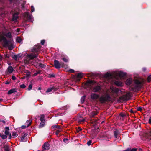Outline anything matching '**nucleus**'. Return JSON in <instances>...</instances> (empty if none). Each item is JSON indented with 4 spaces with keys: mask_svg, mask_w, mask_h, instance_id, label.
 Listing matches in <instances>:
<instances>
[{
    "mask_svg": "<svg viewBox=\"0 0 151 151\" xmlns=\"http://www.w3.org/2000/svg\"><path fill=\"white\" fill-rule=\"evenodd\" d=\"M41 47L40 45L39 44L35 46L33 49L32 50V51L34 54L32 53L29 55H27V62L28 63H31L34 65H36L38 62L40 61L38 59H33L36 58L39 54V52L40 49Z\"/></svg>",
    "mask_w": 151,
    "mask_h": 151,
    "instance_id": "nucleus-2",
    "label": "nucleus"
},
{
    "mask_svg": "<svg viewBox=\"0 0 151 151\" xmlns=\"http://www.w3.org/2000/svg\"><path fill=\"white\" fill-rule=\"evenodd\" d=\"M7 135H6V134L5 135L3 134V135H1V137L3 139H6L7 138Z\"/></svg>",
    "mask_w": 151,
    "mask_h": 151,
    "instance_id": "nucleus-39",
    "label": "nucleus"
},
{
    "mask_svg": "<svg viewBox=\"0 0 151 151\" xmlns=\"http://www.w3.org/2000/svg\"><path fill=\"white\" fill-rule=\"evenodd\" d=\"M12 37V35L9 32L6 31L0 32V42L4 47L12 50L14 47Z\"/></svg>",
    "mask_w": 151,
    "mask_h": 151,
    "instance_id": "nucleus-1",
    "label": "nucleus"
},
{
    "mask_svg": "<svg viewBox=\"0 0 151 151\" xmlns=\"http://www.w3.org/2000/svg\"><path fill=\"white\" fill-rule=\"evenodd\" d=\"M11 3L13 2L14 3H15V1L16 0H9Z\"/></svg>",
    "mask_w": 151,
    "mask_h": 151,
    "instance_id": "nucleus-56",
    "label": "nucleus"
},
{
    "mask_svg": "<svg viewBox=\"0 0 151 151\" xmlns=\"http://www.w3.org/2000/svg\"><path fill=\"white\" fill-rule=\"evenodd\" d=\"M4 3L3 1V0H0V4H2Z\"/></svg>",
    "mask_w": 151,
    "mask_h": 151,
    "instance_id": "nucleus-63",
    "label": "nucleus"
},
{
    "mask_svg": "<svg viewBox=\"0 0 151 151\" xmlns=\"http://www.w3.org/2000/svg\"><path fill=\"white\" fill-rule=\"evenodd\" d=\"M39 66L41 68H45L46 66L45 65L41 63L39 64Z\"/></svg>",
    "mask_w": 151,
    "mask_h": 151,
    "instance_id": "nucleus-30",
    "label": "nucleus"
},
{
    "mask_svg": "<svg viewBox=\"0 0 151 151\" xmlns=\"http://www.w3.org/2000/svg\"><path fill=\"white\" fill-rule=\"evenodd\" d=\"M146 70V68H142V71L144 72Z\"/></svg>",
    "mask_w": 151,
    "mask_h": 151,
    "instance_id": "nucleus-60",
    "label": "nucleus"
},
{
    "mask_svg": "<svg viewBox=\"0 0 151 151\" xmlns=\"http://www.w3.org/2000/svg\"><path fill=\"white\" fill-rule=\"evenodd\" d=\"M114 135L115 138L117 139H119V136L118 135L120 133L118 129H116L114 132Z\"/></svg>",
    "mask_w": 151,
    "mask_h": 151,
    "instance_id": "nucleus-13",
    "label": "nucleus"
},
{
    "mask_svg": "<svg viewBox=\"0 0 151 151\" xmlns=\"http://www.w3.org/2000/svg\"><path fill=\"white\" fill-rule=\"evenodd\" d=\"M82 130V129L80 127H78V129H77V132L78 133L80 131H81Z\"/></svg>",
    "mask_w": 151,
    "mask_h": 151,
    "instance_id": "nucleus-45",
    "label": "nucleus"
},
{
    "mask_svg": "<svg viewBox=\"0 0 151 151\" xmlns=\"http://www.w3.org/2000/svg\"><path fill=\"white\" fill-rule=\"evenodd\" d=\"M85 120L84 119H80L78 120V122L80 123H82L84 122Z\"/></svg>",
    "mask_w": 151,
    "mask_h": 151,
    "instance_id": "nucleus-46",
    "label": "nucleus"
},
{
    "mask_svg": "<svg viewBox=\"0 0 151 151\" xmlns=\"http://www.w3.org/2000/svg\"><path fill=\"white\" fill-rule=\"evenodd\" d=\"M115 84L118 86H121L122 84V83L119 81H116L114 83Z\"/></svg>",
    "mask_w": 151,
    "mask_h": 151,
    "instance_id": "nucleus-23",
    "label": "nucleus"
},
{
    "mask_svg": "<svg viewBox=\"0 0 151 151\" xmlns=\"http://www.w3.org/2000/svg\"><path fill=\"white\" fill-rule=\"evenodd\" d=\"M93 83V82L91 80H89L87 81L86 84L87 85H89L92 84Z\"/></svg>",
    "mask_w": 151,
    "mask_h": 151,
    "instance_id": "nucleus-29",
    "label": "nucleus"
},
{
    "mask_svg": "<svg viewBox=\"0 0 151 151\" xmlns=\"http://www.w3.org/2000/svg\"><path fill=\"white\" fill-rule=\"evenodd\" d=\"M148 123L151 124V117H150L149 119Z\"/></svg>",
    "mask_w": 151,
    "mask_h": 151,
    "instance_id": "nucleus-58",
    "label": "nucleus"
},
{
    "mask_svg": "<svg viewBox=\"0 0 151 151\" xmlns=\"http://www.w3.org/2000/svg\"><path fill=\"white\" fill-rule=\"evenodd\" d=\"M61 132V131H60L59 130H57L56 131V133H55V134H56V135H58V134H59V133L60 132Z\"/></svg>",
    "mask_w": 151,
    "mask_h": 151,
    "instance_id": "nucleus-52",
    "label": "nucleus"
},
{
    "mask_svg": "<svg viewBox=\"0 0 151 151\" xmlns=\"http://www.w3.org/2000/svg\"><path fill=\"white\" fill-rule=\"evenodd\" d=\"M45 122H44L43 121L41 122L39 126V127L41 128L43 127L45 125Z\"/></svg>",
    "mask_w": 151,
    "mask_h": 151,
    "instance_id": "nucleus-27",
    "label": "nucleus"
},
{
    "mask_svg": "<svg viewBox=\"0 0 151 151\" xmlns=\"http://www.w3.org/2000/svg\"><path fill=\"white\" fill-rule=\"evenodd\" d=\"M119 115L120 116L123 118L124 117L126 116V115L124 114L123 113H121Z\"/></svg>",
    "mask_w": 151,
    "mask_h": 151,
    "instance_id": "nucleus-43",
    "label": "nucleus"
},
{
    "mask_svg": "<svg viewBox=\"0 0 151 151\" xmlns=\"http://www.w3.org/2000/svg\"><path fill=\"white\" fill-rule=\"evenodd\" d=\"M69 72L70 73H74L75 72V71L73 69H70L69 70Z\"/></svg>",
    "mask_w": 151,
    "mask_h": 151,
    "instance_id": "nucleus-48",
    "label": "nucleus"
},
{
    "mask_svg": "<svg viewBox=\"0 0 151 151\" xmlns=\"http://www.w3.org/2000/svg\"><path fill=\"white\" fill-rule=\"evenodd\" d=\"M18 55H14L13 56V58L15 60H17L18 57Z\"/></svg>",
    "mask_w": 151,
    "mask_h": 151,
    "instance_id": "nucleus-44",
    "label": "nucleus"
},
{
    "mask_svg": "<svg viewBox=\"0 0 151 151\" xmlns=\"http://www.w3.org/2000/svg\"><path fill=\"white\" fill-rule=\"evenodd\" d=\"M50 145L47 142H45L44 144L42 146V150L44 151L45 150H48L49 148Z\"/></svg>",
    "mask_w": 151,
    "mask_h": 151,
    "instance_id": "nucleus-8",
    "label": "nucleus"
},
{
    "mask_svg": "<svg viewBox=\"0 0 151 151\" xmlns=\"http://www.w3.org/2000/svg\"><path fill=\"white\" fill-rule=\"evenodd\" d=\"M31 12H32L34 11L35 9L34 6H31L30 7Z\"/></svg>",
    "mask_w": 151,
    "mask_h": 151,
    "instance_id": "nucleus-40",
    "label": "nucleus"
},
{
    "mask_svg": "<svg viewBox=\"0 0 151 151\" xmlns=\"http://www.w3.org/2000/svg\"><path fill=\"white\" fill-rule=\"evenodd\" d=\"M132 81V78H129L127 79L126 81V84L127 85H129L131 84Z\"/></svg>",
    "mask_w": 151,
    "mask_h": 151,
    "instance_id": "nucleus-16",
    "label": "nucleus"
},
{
    "mask_svg": "<svg viewBox=\"0 0 151 151\" xmlns=\"http://www.w3.org/2000/svg\"><path fill=\"white\" fill-rule=\"evenodd\" d=\"M134 83L136 84L135 87L136 89H139L141 88L142 85V81L136 79L135 80Z\"/></svg>",
    "mask_w": 151,
    "mask_h": 151,
    "instance_id": "nucleus-5",
    "label": "nucleus"
},
{
    "mask_svg": "<svg viewBox=\"0 0 151 151\" xmlns=\"http://www.w3.org/2000/svg\"><path fill=\"white\" fill-rule=\"evenodd\" d=\"M92 143L91 140H89L87 143V144L88 146L90 145Z\"/></svg>",
    "mask_w": 151,
    "mask_h": 151,
    "instance_id": "nucleus-47",
    "label": "nucleus"
},
{
    "mask_svg": "<svg viewBox=\"0 0 151 151\" xmlns=\"http://www.w3.org/2000/svg\"><path fill=\"white\" fill-rule=\"evenodd\" d=\"M23 39H22V38L19 37V43H22V41Z\"/></svg>",
    "mask_w": 151,
    "mask_h": 151,
    "instance_id": "nucleus-57",
    "label": "nucleus"
},
{
    "mask_svg": "<svg viewBox=\"0 0 151 151\" xmlns=\"http://www.w3.org/2000/svg\"><path fill=\"white\" fill-rule=\"evenodd\" d=\"M4 150L5 151H9V148L7 146H4Z\"/></svg>",
    "mask_w": 151,
    "mask_h": 151,
    "instance_id": "nucleus-42",
    "label": "nucleus"
},
{
    "mask_svg": "<svg viewBox=\"0 0 151 151\" xmlns=\"http://www.w3.org/2000/svg\"><path fill=\"white\" fill-rule=\"evenodd\" d=\"M3 8H0V15L1 17H2L3 15Z\"/></svg>",
    "mask_w": 151,
    "mask_h": 151,
    "instance_id": "nucleus-36",
    "label": "nucleus"
},
{
    "mask_svg": "<svg viewBox=\"0 0 151 151\" xmlns=\"http://www.w3.org/2000/svg\"><path fill=\"white\" fill-rule=\"evenodd\" d=\"M127 149H128V151H137L138 150L137 148H132L130 147L128 148Z\"/></svg>",
    "mask_w": 151,
    "mask_h": 151,
    "instance_id": "nucleus-24",
    "label": "nucleus"
},
{
    "mask_svg": "<svg viewBox=\"0 0 151 151\" xmlns=\"http://www.w3.org/2000/svg\"><path fill=\"white\" fill-rule=\"evenodd\" d=\"M142 109V108L140 107H138L137 108V110L138 111H141Z\"/></svg>",
    "mask_w": 151,
    "mask_h": 151,
    "instance_id": "nucleus-53",
    "label": "nucleus"
},
{
    "mask_svg": "<svg viewBox=\"0 0 151 151\" xmlns=\"http://www.w3.org/2000/svg\"><path fill=\"white\" fill-rule=\"evenodd\" d=\"M27 135V133H24V135L22 136L21 137V141L24 142L27 141V138L26 137Z\"/></svg>",
    "mask_w": 151,
    "mask_h": 151,
    "instance_id": "nucleus-11",
    "label": "nucleus"
},
{
    "mask_svg": "<svg viewBox=\"0 0 151 151\" xmlns=\"http://www.w3.org/2000/svg\"><path fill=\"white\" fill-rule=\"evenodd\" d=\"M52 129H54L55 128H57L58 129H60V126L58 125H54L52 127Z\"/></svg>",
    "mask_w": 151,
    "mask_h": 151,
    "instance_id": "nucleus-26",
    "label": "nucleus"
},
{
    "mask_svg": "<svg viewBox=\"0 0 151 151\" xmlns=\"http://www.w3.org/2000/svg\"><path fill=\"white\" fill-rule=\"evenodd\" d=\"M14 70L13 68L11 66H9L6 70L5 73L6 75H8L12 73Z\"/></svg>",
    "mask_w": 151,
    "mask_h": 151,
    "instance_id": "nucleus-7",
    "label": "nucleus"
},
{
    "mask_svg": "<svg viewBox=\"0 0 151 151\" xmlns=\"http://www.w3.org/2000/svg\"><path fill=\"white\" fill-rule=\"evenodd\" d=\"M54 65L56 69H59L60 68V62L57 60H55L54 61Z\"/></svg>",
    "mask_w": 151,
    "mask_h": 151,
    "instance_id": "nucleus-9",
    "label": "nucleus"
},
{
    "mask_svg": "<svg viewBox=\"0 0 151 151\" xmlns=\"http://www.w3.org/2000/svg\"><path fill=\"white\" fill-rule=\"evenodd\" d=\"M60 63V68H61V67L62 68H64L65 67L64 64V63L61 62Z\"/></svg>",
    "mask_w": 151,
    "mask_h": 151,
    "instance_id": "nucleus-37",
    "label": "nucleus"
},
{
    "mask_svg": "<svg viewBox=\"0 0 151 151\" xmlns=\"http://www.w3.org/2000/svg\"><path fill=\"white\" fill-rule=\"evenodd\" d=\"M2 58V56L0 55V61L1 60Z\"/></svg>",
    "mask_w": 151,
    "mask_h": 151,
    "instance_id": "nucleus-64",
    "label": "nucleus"
},
{
    "mask_svg": "<svg viewBox=\"0 0 151 151\" xmlns=\"http://www.w3.org/2000/svg\"><path fill=\"white\" fill-rule=\"evenodd\" d=\"M112 76V75L111 74L109 73H107L105 74L104 77L106 78H108L110 77H111Z\"/></svg>",
    "mask_w": 151,
    "mask_h": 151,
    "instance_id": "nucleus-28",
    "label": "nucleus"
},
{
    "mask_svg": "<svg viewBox=\"0 0 151 151\" xmlns=\"http://www.w3.org/2000/svg\"><path fill=\"white\" fill-rule=\"evenodd\" d=\"M17 91V89L16 88H13L9 90L8 92V94H11L14 92H16Z\"/></svg>",
    "mask_w": 151,
    "mask_h": 151,
    "instance_id": "nucleus-17",
    "label": "nucleus"
},
{
    "mask_svg": "<svg viewBox=\"0 0 151 151\" xmlns=\"http://www.w3.org/2000/svg\"><path fill=\"white\" fill-rule=\"evenodd\" d=\"M26 127V125H22L21 127V128L22 129H25Z\"/></svg>",
    "mask_w": 151,
    "mask_h": 151,
    "instance_id": "nucleus-55",
    "label": "nucleus"
},
{
    "mask_svg": "<svg viewBox=\"0 0 151 151\" xmlns=\"http://www.w3.org/2000/svg\"><path fill=\"white\" fill-rule=\"evenodd\" d=\"M16 78L15 76H13L12 77V79L13 80H15L16 79Z\"/></svg>",
    "mask_w": 151,
    "mask_h": 151,
    "instance_id": "nucleus-61",
    "label": "nucleus"
},
{
    "mask_svg": "<svg viewBox=\"0 0 151 151\" xmlns=\"http://www.w3.org/2000/svg\"><path fill=\"white\" fill-rule=\"evenodd\" d=\"M26 2V1L24 0H19V4H20V7H19V14L20 10L24 11L22 14V18L26 22H32V15L31 14H29L27 11V8H26L25 6Z\"/></svg>",
    "mask_w": 151,
    "mask_h": 151,
    "instance_id": "nucleus-3",
    "label": "nucleus"
},
{
    "mask_svg": "<svg viewBox=\"0 0 151 151\" xmlns=\"http://www.w3.org/2000/svg\"><path fill=\"white\" fill-rule=\"evenodd\" d=\"M19 17V13L18 12L15 13L13 15L12 20L14 22L17 21V19Z\"/></svg>",
    "mask_w": 151,
    "mask_h": 151,
    "instance_id": "nucleus-14",
    "label": "nucleus"
},
{
    "mask_svg": "<svg viewBox=\"0 0 151 151\" xmlns=\"http://www.w3.org/2000/svg\"><path fill=\"white\" fill-rule=\"evenodd\" d=\"M32 123V120H29L27 121L26 122V124H27V127H28Z\"/></svg>",
    "mask_w": 151,
    "mask_h": 151,
    "instance_id": "nucleus-22",
    "label": "nucleus"
},
{
    "mask_svg": "<svg viewBox=\"0 0 151 151\" xmlns=\"http://www.w3.org/2000/svg\"><path fill=\"white\" fill-rule=\"evenodd\" d=\"M17 134L16 132H14L12 133V136L14 137H15L16 136Z\"/></svg>",
    "mask_w": 151,
    "mask_h": 151,
    "instance_id": "nucleus-54",
    "label": "nucleus"
},
{
    "mask_svg": "<svg viewBox=\"0 0 151 151\" xmlns=\"http://www.w3.org/2000/svg\"><path fill=\"white\" fill-rule=\"evenodd\" d=\"M4 56L6 58H9L10 57V55L8 54H6L4 55Z\"/></svg>",
    "mask_w": 151,
    "mask_h": 151,
    "instance_id": "nucleus-49",
    "label": "nucleus"
},
{
    "mask_svg": "<svg viewBox=\"0 0 151 151\" xmlns=\"http://www.w3.org/2000/svg\"><path fill=\"white\" fill-rule=\"evenodd\" d=\"M91 98L93 100H96L98 99L99 101L101 104H104L106 102H110L111 99L110 96L107 94L104 96L103 95L99 97L98 94L92 93L91 95Z\"/></svg>",
    "mask_w": 151,
    "mask_h": 151,
    "instance_id": "nucleus-4",
    "label": "nucleus"
},
{
    "mask_svg": "<svg viewBox=\"0 0 151 151\" xmlns=\"http://www.w3.org/2000/svg\"><path fill=\"white\" fill-rule=\"evenodd\" d=\"M41 70H39L38 71H37L36 73H34L33 74L34 76H36L37 74H40L41 73Z\"/></svg>",
    "mask_w": 151,
    "mask_h": 151,
    "instance_id": "nucleus-34",
    "label": "nucleus"
},
{
    "mask_svg": "<svg viewBox=\"0 0 151 151\" xmlns=\"http://www.w3.org/2000/svg\"><path fill=\"white\" fill-rule=\"evenodd\" d=\"M83 74L81 73H78L77 76V78L78 79H81L83 77Z\"/></svg>",
    "mask_w": 151,
    "mask_h": 151,
    "instance_id": "nucleus-25",
    "label": "nucleus"
},
{
    "mask_svg": "<svg viewBox=\"0 0 151 151\" xmlns=\"http://www.w3.org/2000/svg\"><path fill=\"white\" fill-rule=\"evenodd\" d=\"M112 91L113 93L117 94L119 93V90L117 88H113L112 90Z\"/></svg>",
    "mask_w": 151,
    "mask_h": 151,
    "instance_id": "nucleus-18",
    "label": "nucleus"
},
{
    "mask_svg": "<svg viewBox=\"0 0 151 151\" xmlns=\"http://www.w3.org/2000/svg\"><path fill=\"white\" fill-rule=\"evenodd\" d=\"M25 72L26 73V75L28 77H29L30 76L31 73L29 71L26 70Z\"/></svg>",
    "mask_w": 151,
    "mask_h": 151,
    "instance_id": "nucleus-33",
    "label": "nucleus"
},
{
    "mask_svg": "<svg viewBox=\"0 0 151 151\" xmlns=\"http://www.w3.org/2000/svg\"><path fill=\"white\" fill-rule=\"evenodd\" d=\"M97 114V113L96 111H93L90 114V116L91 118H93L95 115Z\"/></svg>",
    "mask_w": 151,
    "mask_h": 151,
    "instance_id": "nucleus-19",
    "label": "nucleus"
},
{
    "mask_svg": "<svg viewBox=\"0 0 151 151\" xmlns=\"http://www.w3.org/2000/svg\"><path fill=\"white\" fill-rule=\"evenodd\" d=\"M16 41L17 42H19V37H18L16 39Z\"/></svg>",
    "mask_w": 151,
    "mask_h": 151,
    "instance_id": "nucleus-62",
    "label": "nucleus"
},
{
    "mask_svg": "<svg viewBox=\"0 0 151 151\" xmlns=\"http://www.w3.org/2000/svg\"><path fill=\"white\" fill-rule=\"evenodd\" d=\"M148 82H150L151 81V75H149L147 77V79Z\"/></svg>",
    "mask_w": 151,
    "mask_h": 151,
    "instance_id": "nucleus-31",
    "label": "nucleus"
},
{
    "mask_svg": "<svg viewBox=\"0 0 151 151\" xmlns=\"http://www.w3.org/2000/svg\"><path fill=\"white\" fill-rule=\"evenodd\" d=\"M56 90H57V88H55L54 87H52L48 88L46 90V92L48 93L52 91L54 92Z\"/></svg>",
    "mask_w": 151,
    "mask_h": 151,
    "instance_id": "nucleus-12",
    "label": "nucleus"
},
{
    "mask_svg": "<svg viewBox=\"0 0 151 151\" xmlns=\"http://www.w3.org/2000/svg\"><path fill=\"white\" fill-rule=\"evenodd\" d=\"M5 134L6 135H9V139H10L11 138V134H10L9 132V128L8 127H6L5 128Z\"/></svg>",
    "mask_w": 151,
    "mask_h": 151,
    "instance_id": "nucleus-10",
    "label": "nucleus"
},
{
    "mask_svg": "<svg viewBox=\"0 0 151 151\" xmlns=\"http://www.w3.org/2000/svg\"><path fill=\"white\" fill-rule=\"evenodd\" d=\"M117 75L119 77L123 78L126 76V74L125 73L120 71L118 73Z\"/></svg>",
    "mask_w": 151,
    "mask_h": 151,
    "instance_id": "nucleus-15",
    "label": "nucleus"
},
{
    "mask_svg": "<svg viewBox=\"0 0 151 151\" xmlns=\"http://www.w3.org/2000/svg\"><path fill=\"white\" fill-rule=\"evenodd\" d=\"M101 87L100 86H97L92 88V91L93 92L95 93L98 92L101 89Z\"/></svg>",
    "mask_w": 151,
    "mask_h": 151,
    "instance_id": "nucleus-6",
    "label": "nucleus"
},
{
    "mask_svg": "<svg viewBox=\"0 0 151 151\" xmlns=\"http://www.w3.org/2000/svg\"><path fill=\"white\" fill-rule=\"evenodd\" d=\"M44 118L45 116L44 114L41 115L40 120L41 122L43 121L44 122H45V120L44 119Z\"/></svg>",
    "mask_w": 151,
    "mask_h": 151,
    "instance_id": "nucleus-21",
    "label": "nucleus"
},
{
    "mask_svg": "<svg viewBox=\"0 0 151 151\" xmlns=\"http://www.w3.org/2000/svg\"><path fill=\"white\" fill-rule=\"evenodd\" d=\"M86 97V96L84 95L81 97V104H83L84 103L85 101V99Z\"/></svg>",
    "mask_w": 151,
    "mask_h": 151,
    "instance_id": "nucleus-20",
    "label": "nucleus"
},
{
    "mask_svg": "<svg viewBox=\"0 0 151 151\" xmlns=\"http://www.w3.org/2000/svg\"><path fill=\"white\" fill-rule=\"evenodd\" d=\"M19 87L21 88L24 89L26 88V86L24 84H22L19 86Z\"/></svg>",
    "mask_w": 151,
    "mask_h": 151,
    "instance_id": "nucleus-38",
    "label": "nucleus"
},
{
    "mask_svg": "<svg viewBox=\"0 0 151 151\" xmlns=\"http://www.w3.org/2000/svg\"><path fill=\"white\" fill-rule=\"evenodd\" d=\"M32 84H30L28 88V90L30 91L31 90L32 88Z\"/></svg>",
    "mask_w": 151,
    "mask_h": 151,
    "instance_id": "nucleus-41",
    "label": "nucleus"
},
{
    "mask_svg": "<svg viewBox=\"0 0 151 151\" xmlns=\"http://www.w3.org/2000/svg\"><path fill=\"white\" fill-rule=\"evenodd\" d=\"M62 60L65 62H68V58H63L62 59Z\"/></svg>",
    "mask_w": 151,
    "mask_h": 151,
    "instance_id": "nucleus-32",
    "label": "nucleus"
},
{
    "mask_svg": "<svg viewBox=\"0 0 151 151\" xmlns=\"http://www.w3.org/2000/svg\"><path fill=\"white\" fill-rule=\"evenodd\" d=\"M132 113L134 114L135 112H134L132 109H131L129 111Z\"/></svg>",
    "mask_w": 151,
    "mask_h": 151,
    "instance_id": "nucleus-59",
    "label": "nucleus"
},
{
    "mask_svg": "<svg viewBox=\"0 0 151 151\" xmlns=\"http://www.w3.org/2000/svg\"><path fill=\"white\" fill-rule=\"evenodd\" d=\"M45 40H42L41 41V44L42 45H43L45 43Z\"/></svg>",
    "mask_w": 151,
    "mask_h": 151,
    "instance_id": "nucleus-50",
    "label": "nucleus"
},
{
    "mask_svg": "<svg viewBox=\"0 0 151 151\" xmlns=\"http://www.w3.org/2000/svg\"><path fill=\"white\" fill-rule=\"evenodd\" d=\"M49 78H54L55 77V75L54 74H49L48 76Z\"/></svg>",
    "mask_w": 151,
    "mask_h": 151,
    "instance_id": "nucleus-35",
    "label": "nucleus"
},
{
    "mask_svg": "<svg viewBox=\"0 0 151 151\" xmlns=\"http://www.w3.org/2000/svg\"><path fill=\"white\" fill-rule=\"evenodd\" d=\"M68 138H64L63 140V141L65 142V143H66V141H68Z\"/></svg>",
    "mask_w": 151,
    "mask_h": 151,
    "instance_id": "nucleus-51",
    "label": "nucleus"
}]
</instances>
